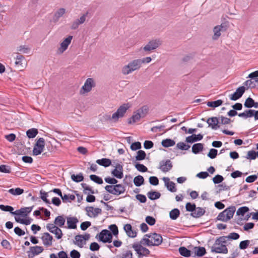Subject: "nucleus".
I'll return each mask as SVG.
<instances>
[{
    "label": "nucleus",
    "mask_w": 258,
    "mask_h": 258,
    "mask_svg": "<svg viewBox=\"0 0 258 258\" xmlns=\"http://www.w3.org/2000/svg\"><path fill=\"white\" fill-rule=\"evenodd\" d=\"M130 106L128 104H123L117 109V111L114 112L112 116L108 114H105L103 118L105 120H112L116 122L118 121L119 118H122L124 116L127 110L129 108Z\"/></svg>",
    "instance_id": "1"
},
{
    "label": "nucleus",
    "mask_w": 258,
    "mask_h": 258,
    "mask_svg": "<svg viewBox=\"0 0 258 258\" xmlns=\"http://www.w3.org/2000/svg\"><path fill=\"white\" fill-rule=\"evenodd\" d=\"M224 238L221 236L215 240L214 244L211 247L212 252L224 254L228 253V250L226 245V242Z\"/></svg>",
    "instance_id": "2"
},
{
    "label": "nucleus",
    "mask_w": 258,
    "mask_h": 258,
    "mask_svg": "<svg viewBox=\"0 0 258 258\" xmlns=\"http://www.w3.org/2000/svg\"><path fill=\"white\" fill-rule=\"evenodd\" d=\"M141 67L142 64L139 59H134L122 68L121 72L123 75H127L135 71L139 70Z\"/></svg>",
    "instance_id": "3"
},
{
    "label": "nucleus",
    "mask_w": 258,
    "mask_h": 258,
    "mask_svg": "<svg viewBox=\"0 0 258 258\" xmlns=\"http://www.w3.org/2000/svg\"><path fill=\"white\" fill-rule=\"evenodd\" d=\"M113 236L111 233L107 229L102 230L96 236V238L99 241L103 243H111L112 241Z\"/></svg>",
    "instance_id": "4"
},
{
    "label": "nucleus",
    "mask_w": 258,
    "mask_h": 258,
    "mask_svg": "<svg viewBox=\"0 0 258 258\" xmlns=\"http://www.w3.org/2000/svg\"><path fill=\"white\" fill-rule=\"evenodd\" d=\"M132 247L136 252L138 258L147 256L150 253V251L148 248L141 245V244H133Z\"/></svg>",
    "instance_id": "5"
},
{
    "label": "nucleus",
    "mask_w": 258,
    "mask_h": 258,
    "mask_svg": "<svg viewBox=\"0 0 258 258\" xmlns=\"http://www.w3.org/2000/svg\"><path fill=\"white\" fill-rule=\"evenodd\" d=\"M161 45L159 40L155 39L150 40L144 47L141 48L146 54L150 53L152 51L157 48Z\"/></svg>",
    "instance_id": "6"
},
{
    "label": "nucleus",
    "mask_w": 258,
    "mask_h": 258,
    "mask_svg": "<svg viewBox=\"0 0 258 258\" xmlns=\"http://www.w3.org/2000/svg\"><path fill=\"white\" fill-rule=\"evenodd\" d=\"M228 28V23L227 22H225L220 25L215 26L213 29L214 35L213 36V39L217 40L221 35V32L226 31Z\"/></svg>",
    "instance_id": "7"
},
{
    "label": "nucleus",
    "mask_w": 258,
    "mask_h": 258,
    "mask_svg": "<svg viewBox=\"0 0 258 258\" xmlns=\"http://www.w3.org/2000/svg\"><path fill=\"white\" fill-rule=\"evenodd\" d=\"M45 146V140L40 138L36 142L33 149V154L35 156L40 155L43 151Z\"/></svg>",
    "instance_id": "8"
},
{
    "label": "nucleus",
    "mask_w": 258,
    "mask_h": 258,
    "mask_svg": "<svg viewBox=\"0 0 258 258\" xmlns=\"http://www.w3.org/2000/svg\"><path fill=\"white\" fill-rule=\"evenodd\" d=\"M46 228L50 232L54 234L57 239H59L62 237L63 234L61 230L53 224H47Z\"/></svg>",
    "instance_id": "9"
},
{
    "label": "nucleus",
    "mask_w": 258,
    "mask_h": 258,
    "mask_svg": "<svg viewBox=\"0 0 258 258\" xmlns=\"http://www.w3.org/2000/svg\"><path fill=\"white\" fill-rule=\"evenodd\" d=\"M159 165V169L165 173L170 171L173 167L172 162L169 159L160 161Z\"/></svg>",
    "instance_id": "10"
},
{
    "label": "nucleus",
    "mask_w": 258,
    "mask_h": 258,
    "mask_svg": "<svg viewBox=\"0 0 258 258\" xmlns=\"http://www.w3.org/2000/svg\"><path fill=\"white\" fill-rule=\"evenodd\" d=\"M245 91L244 86H240L237 88L236 91L229 96L231 100L236 101L241 98Z\"/></svg>",
    "instance_id": "11"
},
{
    "label": "nucleus",
    "mask_w": 258,
    "mask_h": 258,
    "mask_svg": "<svg viewBox=\"0 0 258 258\" xmlns=\"http://www.w3.org/2000/svg\"><path fill=\"white\" fill-rule=\"evenodd\" d=\"M115 168L111 171L112 175L117 178L121 179L123 177V166L119 163L116 164Z\"/></svg>",
    "instance_id": "12"
},
{
    "label": "nucleus",
    "mask_w": 258,
    "mask_h": 258,
    "mask_svg": "<svg viewBox=\"0 0 258 258\" xmlns=\"http://www.w3.org/2000/svg\"><path fill=\"white\" fill-rule=\"evenodd\" d=\"M87 215L90 217H96L101 213L102 210L99 208H94L93 207H87L85 208Z\"/></svg>",
    "instance_id": "13"
},
{
    "label": "nucleus",
    "mask_w": 258,
    "mask_h": 258,
    "mask_svg": "<svg viewBox=\"0 0 258 258\" xmlns=\"http://www.w3.org/2000/svg\"><path fill=\"white\" fill-rule=\"evenodd\" d=\"M162 180L164 182L165 186L169 191L172 192L176 191L177 189L175 186V183L173 181H171L169 177H164Z\"/></svg>",
    "instance_id": "14"
},
{
    "label": "nucleus",
    "mask_w": 258,
    "mask_h": 258,
    "mask_svg": "<svg viewBox=\"0 0 258 258\" xmlns=\"http://www.w3.org/2000/svg\"><path fill=\"white\" fill-rule=\"evenodd\" d=\"M94 87H95V83L93 79L92 78H88L86 80L84 85L82 86V90L84 91V93L89 92Z\"/></svg>",
    "instance_id": "15"
},
{
    "label": "nucleus",
    "mask_w": 258,
    "mask_h": 258,
    "mask_svg": "<svg viewBox=\"0 0 258 258\" xmlns=\"http://www.w3.org/2000/svg\"><path fill=\"white\" fill-rule=\"evenodd\" d=\"M150 240L152 241V244H153L152 246H159L162 242L163 238L160 234L152 233Z\"/></svg>",
    "instance_id": "16"
},
{
    "label": "nucleus",
    "mask_w": 258,
    "mask_h": 258,
    "mask_svg": "<svg viewBox=\"0 0 258 258\" xmlns=\"http://www.w3.org/2000/svg\"><path fill=\"white\" fill-rule=\"evenodd\" d=\"M72 39L73 36L69 35L60 43V47L58 49L60 53H63L68 48Z\"/></svg>",
    "instance_id": "17"
},
{
    "label": "nucleus",
    "mask_w": 258,
    "mask_h": 258,
    "mask_svg": "<svg viewBox=\"0 0 258 258\" xmlns=\"http://www.w3.org/2000/svg\"><path fill=\"white\" fill-rule=\"evenodd\" d=\"M43 243L45 246H50L52 245L53 237L49 233H44L43 235L41 237Z\"/></svg>",
    "instance_id": "18"
},
{
    "label": "nucleus",
    "mask_w": 258,
    "mask_h": 258,
    "mask_svg": "<svg viewBox=\"0 0 258 258\" xmlns=\"http://www.w3.org/2000/svg\"><path fill=\"white\" fill-rule=\"evenodd\" d=\"M203 138V136L202 134L195 135L192 134L186 138L185 141L188 143L192 144L194 142L200 141Z\"/></svg>",
    "instance_id": "19"
},
{
    "label": "nucleus",
    "mask_w": 258,
    "mask_h": 258,
    "mask_svg": "<svg viewBox=\"0 0 258 258\" xmlns=\"http://www.w3.org/2000/svg\"><path fill=\"white\" fill-rule=\"evenodd\" d=\"M123 229L127 235L131 238H134L137 236V232L133 230L132 226L130 224H126L124 225Z\"/></svg>",
    "instance_id": "20"
},
{
    "label": "nucleus",
    "mask_w": 258,
    "mask_h": 258,
    "mask_svg": "<svg viewBox=\"0 0 258 258\" xmlns=\"http://www.w3.org/2000/svg\"><path fill=\"white\" fill-rule=\"evenodd\" d=\"M78 222V219L75 217L67 218L68 228L76 229Z\"/></svg>",
    "instance_id": "21"
},
{
    "label": "nucleus",
    "mask_w": 258,
    "mask_h": 258,
    "mask_svg": "<svg viewBox=\"0 0 258 258\" xmlns=\"http://www.w3.org/2000/svg\"><path fill=\"white\" fill-rule=\"evenodd\" d=\"M206 213L204 209L201 207H196V210L194 213H191L190 215L195 218H199L203 216Z\"/></svg>",
    "instance_id": "22"
},
{
    "label": "nucleus",
    "mask_w": 258,
    "mask_h": 258,
    "mask_svg": "<svg viewBox=\"0 0 258 258\" xmlns=\"http://www.w3.org/2000/svg\"><path fill=\"white\" fill-rule=\"evenodd\" d=\"M193 250L195 252L194 257H195L196 256L198 257H202L206 253V250L204 247L195 246L194 247Z\"/></svg>",
    "instance_id": "23"
},
{
    "label": "nucleus",
    "mask_w": 258,
    "mask_h": 258,
    "mask_svg": "<svg viewBox=\"0 0 258 258\" xmlns=\"http://www.w3.org/2000/svg\"><path fill=\"white\" fill-rule=\"evenodd\" d=\"M235 210L236 208L235 206H230L224 210V211L226 215V220H228V221L231 219L233 217Z\"/></svg>",
    "instance_id": "24"
},
{
    "label": "nucleus",
    "mask_w": 258,
    "mask_h": 258,
    "mask_svg": "<svg viewBox=\"0 0 258 258\" xmlns=\"http://www.w3.org/2000/svg\"><path fill=\"white\" fill-rule=\"evenodd\" d=\"M96 163L100 166L107 167L111 165V160L108 158H102L96 161Z\"/></svg>",
    "instance_id": "25"
},
{
    "label": "nucleus",
    "mask_w": 258,
    "mask_h": 258,
    "mask_svg": "<svg viewBox=\"0 0 258 258\" xmlns=\"http://www.w3.org/2000/svg\"><path fill=\"white\" fill-rule=\"evenodd\" d=\"M204 149V145L202 143H196L192 146V152L195 154H199Z\"/></svg>",
    "instance_id": "26"
},
{
    "label": "nucleus",
    "mask_w": 258,
    "mask_h": 258,
    "mask_svg": "<svg viewBox=\"0 0 258 258\" xmlns=\"http://www.w3.org/2000/svg\"><path fill=\"white\" fill-rule=\"evenodd\" d=\"M66 10L64 8L59 9L54 14L53 16V21L56 22L58 21L59 19L63 16L65 13Z\"/></svg>",
    "instance_id": "27"
},
{
    "label": "nucleus",
    "mask_w": 258,
    "mask_h": 258,
    "mask_svg": "<svg viewBox=\"0 0 258 258\" xmlns=\"http://www.w3.org/2000/svg\"><path fill=\"white\" fill-rule=\"evenodd\" d=\"M65 222V219L62 216H58L55 218L54 224L56 226H57V227H62L64 225Z\"/></svg>",
    "instance_id": "28"
},
{
    "label": "nucleus",
    "mask_w": 258,
    "mask_h": 258,
    "mask_svg": "<svg viewBox=\"0 0 258 258\" xmlns=\"http://www.w3.org/2000/svg\"><path fill=\"white\" fill-rule=\"evenodd\" d=\"M161 194L158 191H150L147 193V196L151 200L158 199L161 197Z\"/></svg>",
    "instance_id": "29"
},
{
    "label": "nucleus",
    "mask_w": 258,
    "mask_h": 258,
    "mask_svg": "<svg viewBox=\"0 0 258 258\" xmlns=\"http://www.w3.org/2000/svg\"><path fill=\"white\" fill-rule=\"evenodd\" d=\"M179 253L183 256L189 257L191 255V251L187 249L185 247L181 246L178 249Z\"/></svg>",
    "instance_id": "30"
},
{
    "label": "nucleus",
    "mask_w": 258,
    "mask_h": 258,
    "mask_svg": "<svg viewBox=\"0 0 258 258\" xmlns=\"http://www.w3.org/2000/svg\"><path fill=\"white\" fill-rule=\"evenodd\" d=\"M141 116L137 112H134L132 116L128 119L127 122L128 124L134 123L140 120Z\"/></svg>",
    "instance_id": "31"
},
{
    "label": "nucleus",
    "mask_w": 258,
    "mask_h": 258,
    "mask_svg": "<svg viewBox=\"0 0 258 258\" xmlns=\"http://www.w3.org/2000/svg\"><path fill=\"white\" fill-rule=\"evenodd\" d=\"M179 215L180 211L177 208H174L169 212V217L170 219L173 220L177 219V218L179 216Z\"/></svg>",
    "instance_id": "32"
},
{
    "label": "nucleus",
    "mask_w": 258,
    "mask_h": 258,
    "mask_svg": "<svg viewBox=\"0 0 258 258\" xmlns=\"http://www.w3.org/2000/svg\"><path fill=\"white\" fill-rule=\"evenodd\" d=\"M75 241H74L75 244L77 245L79 247L82 248L83 247V244H85L86 242L84 241L83 239L81 237V234L76 235L75 237Z\"/></svg>",
    "instance_id": "33"
},
{
    "label": "nucleus",
    "mask_w": 258,
    "mask_h": 258,
    "mask_svg": "<svg viewBox=\"0 0 258 258\" xmlns=\"http://www.w3.org/2000/svg\"><path fill=\"white\" fill-rule=\"evenodd\" d=\"M175 144V142L174 140L170 139H166L162 140L161 145L163 147L168 148L172 147Z\"/></svg>",
    "instance_id": "34"
},
{
    "label": "nucleus",
    "mask_w": 258,
    "mask_h": 258,
    "mask_svg": "<svg viewBox=\"0 0 258 258\" xmlns=\"http://www.w3.org/2000/svg\"><path fill=\"white\" fill-rule=\"evenodd\" d=\"M211 121L213 122L212 124H209V126L211 127L212 129L216 130L217 128L220 127V125H219V120L218 118L217 117H210Z\"/></svg>",
    "instance_id": "35"
},
{
    "label": "nucleus",
    "mask_w": 258,
    "mask_h": 258,
    "mask_svg": "<svg viewBox=\"0 0 258 258\" xmlns=\"http://www.w3.org/2000/svg\"><path fill=\"white\" fill-rule=\"evenodd\" d=\"M30 249L33 252V254L35 255L40 254L44 250L43 247L40 246H31Z\"/></svg>",
    "instance_id": "36"
},
{
    "label": "nucleus",
    "mask_w": 258,
    "mask_h": 258,
    "mask_svg": "<svg viewBox=\"0 0 258 258\" xmlns=\"http://www.w3.org/2000/svg\"><path fill=\"white\" fill-rule=\"evenodd\" d=\"M134 183L136 186H140L144 183V178L141 175H138L134 178Z\"/></svg>",
    "instance_id": "37"
},
{
    "label": "nucleus",
    "mask_w": 258,
    "mask_h": 258,
    "mask_svg": "<svg viewBox=\"0 0 258 258\" xmlns=\"http://www.w3.org/2000/svg\"><path fill=\"white\" fill-rule=\"evenodd\" d=\"M239 234L235 232L231 233L227 236H222V237L225 238L224 239L226 242H227V240L229 239L237 240L239 238Z\"/></svg>",
    "instance_id": "38"
},
{
    "label": "nucleus",
    "mask_w": 258,
    "mask_h": 258,
    "mask_svg": "<svg viewBox=\"0 0 258 258\" xmlns=\"http://www.w3.org/2000/svg\"><path fill=\"white\" fill-rule=\"evenodd\" d=\"M38 131L37 128H32L31 129L28 130L26 132V135L29 138H35L36 135L38 134Z\"/></svg>",
    "instance_id": "39"
},
{
    "label": "nucleus",
    "mask_w": 258,
    "mask_h": 258,
    "mask_svg": "<svg viewBox=\"0 0 258 258\" xmlns=\"http://www.w3.org/2000/svg\"><path fill=\"white\" fill-rule=\"evenodd\" d=\"M223 102L222 100L219 99L214 101H209L207 102V105L209 107H213L214 108L221 106Z\"/></svg>",
    "instance_id": "40"
},
{
    "label": "nucleus",
    "mask_w": 258,
    "mask_h": 258,
    "mask_svg": "<svg viewBox=\"0 0 258 258\" xmlns=\"http://www.w3.org/2000/svg\"><path fill=\"white\" fill-rule=\"evenodd\" d=\"M148 110V107L145 105L137 110V112L141 116V118H143L147 114Z\"/></svg>",
    "instance_id": "41"
},
{
    "label": "nucleus",
    "mask_w": 258,
    "mask_h": 258,
    "mask_svg": "<svg viewBox=\"0 0 258 258\" xmlns=\"http://www.w3.org/2000/svg\"><path fill=\"white\" fill-rule=\"evenodd\" d=\"M146 154L143 150H139L137 153V155L135 157L136 161L143 160L146 158Z\"/></svg>",
    "instance_id": "42"
},
{
    "label": "nucleus",
    "mask_w": 258,
    "mask_h": 258,
    "mask_svg": "<svg viewBox=\"0 0 258 258\" xmlns=\"http://www.w3.org/2000/svg\"><path fill=\"white\" fill-rule=\"evenodd\" d=\"M71 179L73 181L76 182H80L84 180V177L82 173H80L78 174H72L71 175Z\"/></svg>",
    "instance_id": "43"
},
{
    "label": "nucleus",
    "mask_w": 258,
    "mask_h": 258,
    "mask_svg": "<svg viewBox=\"0 0 258 258\" xmlns=\"http://www.w3.org/2000/svg\"><path fill=\"white\" fill-rule=\"evenodd\" d=\"M116 191L115 195H120L124 192L125 190V187L121 184H116L115 185Z\"/></svg>",
    "instance_id": "44"
},
{
    "label": "nucleus",
    "mask_w": 258,
    "mask_h": 258,
    "mask_svg": "<svg viewBox=\"0 0 258 258\" xmlns=\"http://www.w3.org/2000/svg\"><path fill=\"white\" fill-rule=\"evenodd\" d=\"M134 244H141V245H147L148 246H151L153 245L152 241L146 237L142 238L139 242L134 243Z\"/></svg>",
    "instance_id": "45"
},
{
    "label": "nucleus",
    "mask_w": 258,
    "mask_h": 258,
    "mask_svg": "<svg viewBox=\"0 0 258 258\" xmlns=\"http://www.w3.org/2000/svg\"><path fill=\"white\" fill-rule=\"evenodd\" d=\"M8 192L11 194L15 196H19L24 192V190L20 187H17L15 189L11 188L8 190Z\"/></svg>",
    "instance_id": "46"
},
{
    "label": "nucleus",
    "mask_w": 258,
    "mask_h": 258,
    "mask_svg": "<svg viewBox=\"0 0 258 258\" xmlns=\"http://www.w3.org/2000/svg\"><path fill=\"white\" fill-rule=\"evenodd\" d=\"M23 209L24 208H22L19 210L15 211L14 213H12V215L21 216L23 217H26L28 214H27L26 210Z\"/></svg>",
    "instance_id": "47"
},
{
    "label": "nucleus",
    "mask_w": 258,
    "mask_h": 258,
    "mask_svg": "<svg viewBox=\"0 0 258 258\" xmlns=\"http://www.w3.org/2000/svg\"><path fill=\"white\" fill-rule=\"evenodd\" d=\"M185 207L186 211L190 212L191 213H194V212L196 210V204L194 203L192 204L190 202L187 203Z\"/></svg>",
    "instance_id": "48"
},
{
    "label": "nucleus",
    "mask_w": 258,
    "mask_h": 258,
    "mask_svg": "<svg viewBox=\"0 0 258 258\" xmlns=\"http://www.w3.org/2000/svg\"><path fill=\"white\" fill-rule=\"evenodd\" d=\"M249 210V209L247 207H245V206L241 207L237 210V211L236 212V215L238 216L241 215L243 216L244 215V214L248 212Z\"/></svg>",
    "instance_id": "49"
},
{
    "label": "nucleus",
    "mask_w": 258,
    "mask_h": 258,
    "mask_svg": "<svg viewBox=\"0 0 258 258\" xmlns=\"http://www.w3.org/2000/svg\"><path fill=\"white\" fill-rule=\"evenodd\" d=\"M254 101V100L252 98L248 97L244 103V107L247 108L253 107Z\"/></svg>",
    "instance_id": "50"
},
{
    "label": "nucleus",
    "mask_w": 258,
    "mask_h": 258,
    "mask_svg": "<svg viewBox=\"0 0 258 258\" xmlns=\"http://www.w3.org/2000/svg\"><path fill=\"white\" fill-rule=\"evenodd\" d=\"M90 178L92 181H93L99 184H101L103 183L102 179L100 177H99L97 175H96L94 174H92V175H90Z\"/></svg>",
    "instance_id": "51"
},
{
    "label": "nucleus",
    "mask_w": 258,
    "mask_h": 258,
    "mask_svg": "<svg viewBox=\"0 0 258 258\" xmlns=\"http://www.w3.org/2000/svg\"><path fill=\"white\" fill-rule=\"evenodd\" d=\"M135 168L140 172H145L148 171V168L144 165L137 163L135 165Z\"/></svg>",
    "instance_id": "52"
},
{
    "label": "nucleus",
    "mask_w": 258,
    "mask_h": 258,
    "mask_svg": "<svg viewBox=\"0 0 258 258\" xmlns=\"http://www.w3.org/2000/svg\"><path fill=\"white\" fill-rule=\"evenodd\" d=\"M40 194L41 195L40 198L45 203L47 204H50V201L47 199L48 197V193L45 191H43L42 190H41L40 191Z\"/></svg>",
    "instance_id": "53"
},
{
    "label": "nucleus",
    "mask_w": 258,
    "mask_h": 258,
    "mask_svg": "<svg viewBox=\"0 0 258 258\" xmlns=\"http://www.w3.org/2000/svg\"><path fill=\"white\" fill-rule=\"evenodd\" d=\"M110 232L112 234V236L113 235L114 236H117L118 234V229L117 226L115 224H112L110 225L108 227Z\"/></svg>",
    "instance_id": "54"
},
{
    "label": "nucleus",
    "mask_w": 258,
    "mask_h": 258,
    "mask_svg": "<svg viewBox=\"0 0 258 258\" xmlns=\"http://www.w3.org/2000/svg\"><path fill=\"white\" fill-rule=\"evenodd\" d=\"M0 209L3 211L9 212L12 214V213H14V212H13L14 208H13V207H12L11 206L0 205Z\"/></svg>",
    "instance_id": "55"
},
{
    "label": "nucleus",
    "mask_w": 258,
    "mask_h": 258,
    "mask_svg": "<svg viewBox=\"0 0 258 258\" xmlns=\"http://www.w3.org/2000/svg\"><path fill=\"white\" fill-rule=\"evenodd\" d=\"M0 172L5 173H10L11 172V167L7 165H0Z\"/></svg>",
    "instance_id": "56"
},
{
    "label": "nucleus",
    "mask_w": 258,
    "mask_h": 258,
    "mask_svg": "<svg viewBox=\"0 0 258 258\" xmlns=\"http://www.w3.org/2000/svg\"><path fill=\"white\" fill-rule=\"evenodd\" d=\"M105 189L109 193L115 195V185H107L104 187Z\"/></svg>",
    "instance_id": "57"
},
{
    "label": "nucleus",
    "mask_w": 258,
    "mask_h": 258,
    "mask_svg": "<svg viewBox=\"0 0 258 258\" xmlns=\"http://www.w3.org/2000/svg\"><path fill=\"white\" fill-rule=\"evenodd\" d=\"M226 219V213H225V212L223 211L222 212L220 213L218 216L217 217L216 219V221H221L223 222H227L228 220Z\"/></svg>",
    "instance_id": "58"
},
{
    "label": "nucleus",
    "mask_w": 258,
    "mask_h": 258,
    "mask_svg": "<svg viewBox=\"0 0 258 258\" xmlns=\"http://www.w3.org/2000/svg\"><path fill=\"white\" fill-rule=\"evenodd\" d=\"M245 158L249 160H254L256 158V152L253 150L249 151Z\"/></svg>",
    "instance_id": "59"
},
{
    "label": "nucleus",
    "mask_w": 258,
    "mask_h": 258,
    "mask_svg": "<svg viewBox=\"0 0 258 258\" xmlns=\"http://www.w3.org/2000/svg\"><path fill=\"white\" fill-rule=\"evenodd\" d=\"M212 180L215 184H219L224 180V178L222 175L217 174L213 178Z\"/></svg>",
    "instance_id": "60"
},
{
    "label": "nucleus",
    "mask_w": 258,
    "mask_h": 258,
    "mask_svg": "<svg viewBox=\"0 0 258 258\" xmlns=\"http://www.w3.org/2000/svg\"><path fill=\"white\" fill-rule=\"evenodd\" d=\"M250 244V241L245 240L240 242L239 247L240 249H245L248 247Z\"/></svg>",
    "instance_id": "61"
},
{
    "label": "nucleus",
    "mask_w": 258,
    "mask_h": 258,
    "mask_svg": "<svg viewBox=\"0 0 258 258\" xmlns=\"http://www.w3.org/2000/svg\"><path fill=\"white\" fill-rule=\"evenodd\" d=\"M176 147L178 149L182 150H187L190 148V146L186 145L183 142H179L177 144Z\"/></svg>",
    "instance_id": "62"
},
{
    "label": "nucleus",
    "mask_w": 258,
    "mask_h": 258,
    "mask_svg": "<svg viewBox=\"0 0 258 258\" xmlns=\"http://www.w3.org/2000/svg\"><path fill=\"white\" fill-rule=\"evenodd\" d=\"M123 182L124 184L132 186V177L131 175H125Z\"/></svg>",
    "instance_id": "63"
},
{
    "label": "nucleus",
    "mask_w": 258,
    "mask_h": 258,
    "mask_svg": "<svg viewBox=\"0 0 258 258\" xmlns=\"http://www.w3.org/2000/svg\"><path fill=\"white\" fill-rule=\"evenodd\" d=\"M142 148L141 143L139 142H136L131 145V149L133 151L140 150Z\"/></svg>",
    "instance_id": "64"
}]
</instances>
